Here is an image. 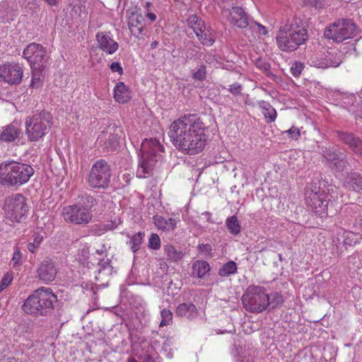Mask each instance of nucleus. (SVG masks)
<instances>
[{"mask_svg":"<svg viewBox=\"0 0 362 362\" xmlns=\"http://www.w3.org/2000/svg\"><path fill=\"white\" fill-rule=\"evenodd\" d=\"M23 56L30 63L31 68H45L47 59L46 49L35 42L28 45L23 50Z\"/></svg>","mask_w":362,"mask_h":362,"instance_id":"4468645a","label":"nucleus"},{"mask_svg":"<svg viewBox=\"0 0 362 362\" xmlns=\"http://www.w3.org/2000/svg\"><path fill=\"white\" fill-rule=\"evenodd\" d=\"M357 223H358L359 228L362 230V213L359 216V218L357 221Z\"/></svg>","mask_w":362,"mask_h":362,"instance_id":"69168bd1","label":"nucleus"},{"mask_svg":"<svg viewBox=\"0 0 362 362\" xmlns=\"http://www.w3.org/2000/svg\"><path fill=\"white\" fill-rule=\"evenodd\" d=\"M96 252L99 255H103L105 252H106V248L105 247L104 245L102 246V247L100 249H97L96 250Z\"/></svg>","mask_w":362,"mask_h":362,"instance_id":"680f3d73","label":"nucleus"},{"mask_svg":"<svg viewBox=\"0 0 362 362\" xmlns=\"http://www.w3.org/2000/svg\"><path fill=\"white\" fill-rule=\"evenodd\" d=\"M360 264H361V266H360V267L358 266L357 267V273L361 276H362V259H360Z\"/></svg>","mask_w":362,"mask_h":362,"instance_id":"0e129e2a","label":"nucleus"},{"mask_svg":"<svg viewBox=\"0 0 362 362\" xmlns=\"http://www.w3.org/2000/svg\"><path fill=\"white\" fill-rule=\"evenodd\" d=\"M146 11H152V4L150 2H146L144 6Z\"/></svg>","mask_w":362,"mask_h":362,"instance_id":"e2e57ef3","label":"nucleus"},{"mask_svg":"<svg viewBox=\"0 0 362 362\" xmlns=\"http://www.w3.org/2000/svg\"><path fill=\"white\" fill-rule=\"evenodd\" d=\"M98 141L107 151L115 149L119 145L118 137L116 134L103 132L98 136Z\"/></svg>","mask_w":362,"mask_h":362,"instance_id":"bb28decb","label":"nucleus"},{"mask_svg":"<svg viewBox=\"0 0 362 362\" xmlns=\"http://www.w3.org/2000/svg\"><path fill=\"white\" fill-rule=\"evenodd\" d=\"M110 69L112 72H117L119 74L122 75L123 74V69L119 63L118 62H112L110 64Z\"/></svg>","mask_w":362,"mask_h":362,"instance_id":"6e6d98bb","label":"nucleus"},{"mask_svg":"<svg viewBox=\"0 0 362 362\" xmlns=\"http://www.w3.org/2000/svg\"><path fill=\"white\" fill-rule=\"evenodd\" d=\"M148 247L153 250H158L160 247V239L156 233H152L148 239Z\"/></svg>","mask_w":362,"mask_h":362,"instance_id":"49530a36","label":"nucleus"},{"mask_svg":"<svg viewBox=\"0 0 362 362\" xmlns=\"http://www.w3.org/2000/svg\"><path fill=\"white\" fill-rule=\"evenodd\" d=\"M335 187L328 185L325 181L313 183L306 189L305 202L311 211L320 217L332 216L337 208L332 193Z\"/></svg>","mask_w":362,"mask_h":362,"instance_id":"f03ea898","label":"nucleus"},{"mask_svg":"<svg viewBox=\"0 0 362 362\" xmlns=\"http://www.w3.org/2000/svg\"><path fill=\"white\" fill-rule=\"evenodd\" d=\"M244 308L251 313H262L269 307L268 293L264 287L250 286L242 296Z\"/></svg>","mask_w":362,"mask_h":362,"instance_id":"9d476101","label":"nucleus"},{"mask_svg":"<svg viewBox=\"0 0 362 362\" xmlns=\"http://www.w3.org/2000/svg\"><path fill=\"white\" fill-rule=\"evenodd\" d=\"M23 69L16 64H8L0 66V77L10 84L19 83L23 78Z\"/></svg>","mask_w":362,"mask_h":362,"instance_id":"f3484780","label":"nucleus"},{"mask_svg":"<svg viewBox=\"0 0 362 362\" xmlns=\"http://www.w3.org/2000/svg\"><path fill=\"white\" fill-rule=\"evenodd\" d=\"M185 52L186 59H197L201 57L200 47L192 42L186 44Z\"/></svg>","mask_w":362,"mask_h":362,"instance_id":"c9c22d12","label":"nucleus"},{"mask_svg":"<svg viewBox=\"0 0 362 362\" xmlns=\"http://www.w3.org/2000/svg\"><path fill=\"white\" fill-rule=\"evenodd\" d=\"M4 217L12 223H21L28 213L27 199L21 194H13L6 197L2 207Z\"/></svg>","mask_w":362,"mask_h":362,"instance_id":"0eeeda50","label":"nucleus"},{"mask_svg":"<svg viewBox=\"0 0 362 362\" xmlns=\"http://www.w3.org/2000/svg\"><path fill=\"white\" fill-rule=\"evenodd\" d=\"M198 250L202 254H204L205 255H209L211 252V246L209 244H199Z\"/></svg>","mask_w":362,"mask_h":362,"instance_id":"5fc2aeb1","label":"nucleus"},{"mask_svg":"<svg viewBox=\"0 0 362 362\" xmlns=\"http://www.w3.org/2000/svg\"><path fill=\"white\" fill-rule=\"evenodd\" d=\"M221 8V14L230 24L238 28H245L249 25L247 14L243 8L237 6V0H215Z\"/></svg>","mask_w":362,"mask_h":362,"instance_id":"9b49d317","label":"nucleus"},{"mask_svg":"<svg viewBox=\"0 0 362 362\" xmlns=\"http://www.w3.org/2000/svg\"><path fill=\"white\" fill-rule=\"evenodd\" d=\"M153 222L158 230L163 231H173L177 226V221L173 218H165L156 215L153 216Z\"/></svg>","mask_w":362,"mask_h":362,"instance_id":"393cba45","label":"nucleus"},{"mask_svg":"<svg viewBox=\"0 0 362 362\" xmlns=\"http://www.w3.org/2000/svg\"><path fill=\"white\" fill-rule=\"evenodd\" d=\"M127 18L128 26L132 34L139 37L143 34L146 25L143 15L138 11H127Z\"/></svg>","mask_w":362,"mask_h":362,"instance_id":"a211bd4d","label":"nucleus"},{"mask_svg":"<svg viewBox=\"0 0 362 362\" xmlns=\"http://www.w3.org/2000/svg\"><path fill=\"white\" fill-rule=\"evenodd\" d=\"M243 90L242 86L238 83H234L229 86L228 90L234 95H238Z\"/></svg>","mask_w":362,"mask_h":362,"instance_id":"864d4df0","label":"nucleus"},{"mask_svg":"<svg viewBox=\"0 0 362 362\" xmlns=\"http://www.w3.org/2000/svg\"><path fill=\"white\" fill-rule=\"evenodd\" d=\"M158 45V41H156V40L153 41V42L151 43V48L152 49H155V48H156V47H157Z\"/></svg>","mask_w":362,"mask_h":362,"instance_id":"338daca9","label":"nucleus"},{"mask_svg":"<svg viewBox=\"0 0 362 362\" xmlns=\"http://www.w3.org/2000/svg\"><path fill=\"white\" fill-rule=\"evenodd\" d=\"M62 214L66 222L76 225L87 224L93 218L90 209L81 204L64 206Z\"/></svg>","mask_w":362,"mask_h":362,"instance_id":"f8f14e48","label":"nucleus"},{"mask_svg":"<svg viewBox=\"0 0 362 362\" xmlns=\"http://www.w3.org/2000/svg\"><path fill=\"white\" fill-rule=\"evenodd\" d=\"M210 271L208 262L203 260H197L192 265V274L202 279Z\"/></svg>","mask_w":362,"mask_h":362,"instance_id":"2f4dec72","label":"nucleus"},{"mask_svg":"<svg viewBox=\"0 0 362 362\" xmlns=\"http://www.w3.org/2000/svg\"><path fill=\"white\" fill-rule=\"evenodd\" d=\"M81 252H82L83 258V259L87 258L88 257V248L87 247H84L81 250Z\"/></svg>","mask_w":362,"mask_h":362,"instance_id":"052dcab7","label":"nucleus"},{"mask_svg":"<svg viewBox=\"0 0 362 362\" xmlns=\"http://www.w3.org/2000/svg\"><path fill=\"white\" fill-rule=\"evenodd\" d=\"M326 56V62L327 68L337 67L342 62V54L337 51H330L325 52Z\"/></svg>","mask_w":362,"mask_h":362,"instance_id":"72a5a7b5","label":"nucleus"},{"mask_svg":"<svg viewBox=\"0 0 362 362\" xmlns=\"http://www.w3.org/2000/svg\"><path fill=\"white\" fill-rule=\"evenodd\" d=\"M192 77L196 80L203 81L206 77V67L204 66H200L193 74Z\"/></svg>","mask_w":362,"mask_h":362,"instance_id":"603ef678","label":"nucleus"},{"mask_svg":"<svg viewBox=\"0 0 362 362\" xmlns=\"http://www.w3.org/2000/svg\"><path fill=\"white\" fill-rule=\"evenodd\" d=\"M200 43L204 46H211L215 42V35L214 31L209 27L204 25L201 32L196 34Z\"/></svg>","mask_w":362,"mask_h":362,"instance_id":"cd10ccee","label":"nucleus"},{"mask_svg":"<svg viewBox=\"0 0 362 362\" xmlns=\"http://www.w3.org/2000/svg\"><path fill=\"white\" fill-rule=\"evenodd\" d=\"M258 105L267 123H272L276 120L277 113L276 110L270 105V103L264 100H259L258 101Z\"/></svg>","mask_w":362,"mask_h":362,"instance_id":"c85d7f7f","label":"nucleus"},{"mask_svg":"<svg viewBox=\"0 0 362 362\" xmlns=\"http://www.w3.org/2000/svg\"><path fill=\"white\" fill-rule=\"evenodd\" d=\"M206 127L196 114L185 115L174 121L170 127L168 135L180 151L189 155L202 151L207 142Z\"/></svg>","mask_w":362,"mask_h":362,"instance_id":"f257e3e1","label":"nucleus"},{"mask_svg":"<svg viewBox=\"0 0 362 362\" xmlns=\"http://www.w3.org/2000/svg\"><path fill=\"white\" fill-rule=\"evenodd\" d=\"M197 308L192 303H182L176 309V314L181 317L187 318L192 317L196 314Z\"/></svg>","mask_w":362,"mask_h":362,"instance_id":"473e14b6","label":"nucleus"},{"mask_svg":"<svg viewBox=\"0 0 362 362\" xmlns=\"http://www.w3.org/2000/svg\"><path fill=\"white\" fill-rule=\"evenodd\" d=\"M308 34L300 19L294 18L281 27L276 37L278 47L284 52H293L307 40Z\"/></svg>","mask_w":362,"mask_h":362,"instance_id":"7ed1b4c3","label":"nucleus"},{"mask_svg":"<svg viewBox=\"0 0 362 362\" xmlns=\"http://www.w3.org/2000/svg\"><path fill=\"white\" fill-rule=\"evenodd\" d=\"M226 225L231 234L236 235L240 233L241 226L236 216L228 217Z\"/></svg>","mask_w":362,"mask_h":362,"instance_id":"4c0bfd02","label":"nucleus"},{"mask_svg":"<svg viewBox=\"0 0 362 362\" xmlns=\"http://www.w3.org/2000/svg\"><path fill=\"white\" fill-rule=\"evenodd\" d=\"M110 181V169L104 160L96 161L90 170L88 184L94 188H106Z\"/></svg>","mask_w":362,"mask_h":362,"instance_id":"ddd939ff","label":"nucleus"},{"mask_svg":"<svg viewBox=\"0 0 362 362\" xmlns=\"http://www.w3.org/2000/svg\"><path fill=\"white\" fill-rule=\"evenodd\" d=\"M22 135L21 124L18 122H13L8 125L3 127L0 130V141L13 142L20 138Z\"/></svg>","mask_w":362,"mask_h":362,"instance_id":"412c9836","label":"nucleus"},{"mask_svg":"<svg viewBox=\"0 0 362 362\" xmlns=\"http://www.w3.org/2000/svg\"><path fill=\"white\" fill-rule=\"evenodd\" d=\"M38 278L45 283H49L54 280L57 269L53 262L50 259L44 260L40 265L37 271Z\"/></svg>","mask_w":362,"mask_h":362,"instance_id":"6ab92c4d","label":"nucleus"},{"mask_svg":"<svg viewBox=\"0 0 362 362\" xmlns=\"http://www.w3.org/2000/svg\"><path fill=\"white\" fill-rule=\"evenodd\" d=\"M337 136L339 141L349 146L354 153L362 156V140L360 138L346 132H337Z\"/></svg>","mask_w":362,"mask_h":362,"instance_id":"aec40b11","label":"nucleus"},{"mask_svg":"<svg viewBox=\"0 0 362 362\" xmlns=\"http://www.w3.org/2000/svg\"><path fill=\"white\" fill-rule=\"evenodd\" d=\"M144 237V233L138 232L130 238L128 244L134 253H136L140 249Z\"/></svg>","mask_w":362,"mask_h":362,"instance_id":"ea45409f","label":"nucleus"},{"mask_svg":"<svg viewBox=\"0 0 362 362\" xmlns=\"http://www.w3.org/2000/svg\"><path fill=\"white\" fill-rule=\"evenodd\" d=\"M113 95L115 100L119 103H127L132 98L129 88L123 82L116 83L113 90Z\"/></svg>","mask_w":362,"mask_h":362,"instance_id":"b1692460","label":"nucleus"},{"mask_svg":"<svg viewBox=\"0 0 362 362\" xmlns=\"http://www.w3.org/2000/svg\"><path fill=\"white\" fill-rule=\"evenodd\" d=\"M112 272L113 268L110 264L109 259L102 260L99 262L98 274L95 276V279L97 281H105L112 274Z\"/></svg>","mask_w":362,"mask_h":362,"instance_id":"c756f323","label":"nucleus"},{"mask_svg":"<svg viewBox=\"0 0 362 362\" xmlns=\"http://www.w3.org/2000/svg\"><path fill=\"white\" fill-rule=\"evenodd\" d=\"M49 6H57L59 0H44Z\"/></svg>","mask_w":362,"mask_h":362,"instance_id":"13d9d810","label":"nucleus"},{"mask_svg":"<svg viewBox=\"0 0 362 362\" xmlns=\"http://www.w3.org/2000/svg\"><path fill=\"white\" fill-rule=\"evenodd\" d=\"M45 68L37 69L32 68L33 70V78L31 81V86L34 88H37L42 85L44 76L42 71Z\"/></svg>","mask_w":362,"mask_h":362,"instance_id":"a19ab883","label":"nucleus"},{"mask_svg":"<svg viewBox=\"0 0 362 362\" xmlns=\"http://www.w3.org/2000/svg\"><path fill=\"white\" fill-rule=\"evenodd\" d=\"M165 254L167 255L168 260L172 262H177L182 259L184 257V253L175 249V247L171 245H167L164 247Z\"/></svg>","mask_w":362,"mask_h":362,"instance_id":"f704fd0d","label":"nucleus"},{"mask_svg":"<svg viewBox=\"0 0 362 362\" xmlns=\"http://www.w3.org/2000/svg\"><path fill=\"white\" fill-rule=\"evenodd\" d=\"M238 267L235 262L229 261L222 266L218 271V274L222 277H226L237 272Z\"/></svg>","mask_w":362,"mask_h":362,"instance_id":"58836bf2","label":"nucleus"},{"mask_svg":"<svg viewBox=\"0 0 362 362\" xmlns=\"http://www.w3.org/2000/svg\"><path fill=\"white\" fill-rule=\"evenodd\" d=\"M268 298L269 306L270 305L272 308L279 306L284 301L283 296L277 292H274L271 294L268 293Z\"/></svg>","mask_w":362,"mask_h":362,"instance_id":"79ce46f5","label":"nucleus"},{"mask_svg":"<svg viewBox=\"0 0 362 362\" xmlns=\"http://www.w3.org/2000/svg\"><path fill=\"white\" fill-rule=\"evenodd\" d=\"M161 321L160 322V327L168 326L173 322V313L170 310L163 309L160 311Z\"/></svg>","mask_w":362,"mask_h":362,"instance_id":"37998d69","label":"nucleus"},{"mask_svg":"<svg viewBox=\"0 0 362 362\" xmlns=\"http://www.w3.org/2000/svg\"><path fill=\"white\" fill-rule=\"evenodd\" d=\"M187 22L190 28H192L195 35L197 32H201V29L205 25L202 19L196 15H190L187 18Z\"/></svg>","mask_w":362,"mask_h":362,"instance_id":"e433bc0d","label":"nucleus"},{"mask_svg":"<svg viewBox=\"0 0 362 362\" xmlns=\"http://www.w3.org/2000/svg\"><path fill=\"white\" fill-rule=\"evenodd\" d=\"M323 162L332 170L337 172L344 170L347 165L346 156L334 148H325L322 150Z\"/></svg>","mask_w":362,"mask_h":362,"instance_id":"dca6fc26","label":"nucleus"},{"mask_svg":"<svg viewBox=\"0 0 362 362\" xmlns=\"http://www.w3.org/2000/svg\"><path fill=\"white\" fill-rule=\"evenodd\" d=\"M344 186L355 192H362V175L357 172L349 173L344 180Z\"/></svg>","mask_w":362,"mask_h":362,"instance_id":"a878e982","label":"nucleus"},{"mask_svg":"<svg viewBox=\"0 0 362 362\" xmlns=\"http://www.w3.org/2000/svg\"><path fill=\"white\" fill-rule=\"evenodd\" d=\"M18 15V8L15 0L3 1L0 3V19L3 22L13 21Z\"/></svg>","mask_w":362,"mask_h":362,"instance_id":"4be33fe9","label":"nucleus"},{"mask_svg":"<svg viewBox=\"0 0 362 362\" xmlns=\"http://www.w3.org/2000/svg\"><path fill=\"white\" fill-rule=\"evenodd\" d=\"M325 59V52H318L312 54L308 62L310 66L318 69H327V64Z\"/></svg>","mask_w":362,"mask_h":362,"instance_id":"7c9ffc66","label":"nucleus"},{"mask_svg":"<svg viewBox=\"0 0 362 362\" xmlns=\"http://www.w3.org/2000/svg\"><path fill=\"white\" fill-rule=\"evenodd\" d=\"M23 262V254L18 247L15 248L11 264L13 267H19Z\"/></svg>","mask_w":362,"mask_h":362,"instance_id":"c03bdc74","label":"nucleus"},{"mask_svg":"<svg viewBox=\"0 0 362 362\" xmlns=\"http://www.w3.org/2000/svg\"><path fill=\"white\" fill-rule=\"evenodd\" d=\"M256 24L257 25V26L259 28V31L262 34H263V35H267V30L266 28L264 25H261L259 23H257Z\"/></svg>","mask_w":362,"mask_h":362,"instance_id":"bf43d9fd","label":"nucleus"},{"mask_svg":"<svg viewBox=\"0 0 362 362\" xmlns=\"http://www.w3.org/2000/svg\"><path fill=\"white\" fill-rule=\"evenodd\" d=\"M57 296L49 288L42 287L35 291L25 301L23 309L28 314L44 315L53 308Z\"/></svg>","mask_w":362,"mask_h":362,"instance_id":"423d86ee","label":"nucleus"},{"mask_svg":"<svg viewBox=\"0 0 362 362\" xmlns=\"http://www.w3.org/2000/svg\"><path fill=\"white\" fill-rule=\"evenodd\" d=\"M356 35V25L351 19H339L329 24L325 29L326 39L341 43Z\"/></svg>","mask_w":362,"mask_h":362,"instance_id":"6e6552de","label":"nucleus"},{"mask_svg":"<svg viewBox=\"0 0 362 362\" xmlns=\"http://www.w3.org/2000/svg\"><path fill=\"white\" fill-rule=\"evenodd\" d=\"M52 125L51 115L47 111H42L25 119V134L28 140L37 141L42 138L49 131Z\"/></svg>","mask_w":362,"mask_h":362,"instance_id":"1a4fd4ad","label":"nucleus"},{"mask_svg":"<svg viewBox=\"0 0 362 362\" xmlns=\"http://www.w3.org/2000/svg\"><path fill=\"white\" fill-rule=\"evenodd\" d=\"M8 362H22L21 361H19L18 359L16 358H9Z\"/></svg>","mask_w":362,"mask_h":362,"instance_id":"774afa93","label":"nucleus"},{"mask_svg":"<svg viewBox=\"0 0 362 362\" xmlns=\"http://www.w3.org/2000/svg\"><path fill=\"white\" fill-rule=\"evenodd\" d=\"M13 279L12 272H6L0 281V293L9 286Z\"/></svg>","mask_w":362,"mask_h":362,"instance_id":"a18cd8bd","label":"nucleus"},{"mask_svg":"<svg viewBox=\"0 0 362 362\" xmlns=\"http://www.w3.org/2000/svg\"><path fill=\"white\" fill-rule=\"evenodd\" d=\"M42 236L40 235H35L33 243H30L28 245V249L31 253H34L35 250L40 246L42 241Z\"/></svg>","mask_w":362,"mask_h":362,"instance_id":"de8ad7c7","label":"nucleus"},{"mask_svg":"<svg viewBox=\"0 0 362 362\" xmlns=\"http://www.w3.org/2000/svg\"><path fill=\"white\" fill-rule=\"evenodd\" d=\"M163 147L156 139H146L141 145L140 159L136 176L145 178L152 173L156 163L161 158Z\"/></svg>","mask_w":362,"mask_h":362,"instance_id":"20e7f679","label":"nucleus"},{"mask_svg":"<svg viewBox=\"0 0 362 362\" xmlns=\"http://www.w3.org/2000/svg\"><path fill=\"white\" fill-rule=\"evenodd\" d=\"M34 172L28 164L16 161L3 163L0 165V185L8 187L23 185L29 181Z\"/></svg>","mask_w":362,"mask_h":362,"instance_id":"39448f33","label":"nucleus"},{"mask_svg":"<svg viewBox=\"0 0 362 362\" xmlns=\"http://www.w3.org/2000/svg\"><path fill=\"white\" fill-rule=\"evenodd\" d=\"M145 15L151 22H154L157 19L156 14L152 11H146Z\"/></svg>","mask_w":362,"mask_h":362,"instance_id":"4d7b16f0","label":"nucleus"},{"mask_svg":"<svg viewBox=\"0 0 362 362\" xmlns=\"http://www.w3.org/2000/svg\"><path fill=\"white\" fill-rule=\"evenodd\" d=\"M284 133L287 134L288 136L293 140H298L300 136V129L294 126L285 131Z\"/></svg>","mask_w":362,"mask_h":362,"instance_id":"3c124183","label":"nucleus"},{"mask_svg":"<svg viewBox=\"0 0 362 362\" xmlns=\"http://www.w3.org/2000/svg\"><path fill=\"white\" fill-rule=\"evenodd\" d=\"M304 69V64L299 62H294L291 66V72L295 77H298L302 73Z\"/></svg>","mask_w":362,"mask_h":362,"instance_id":"09e8293b","label":"nucleus"},{"mask_svg":"<svg viewBox=\"0 0 362 362\" xmlns=\"http://www.w3.org/2000/svg\"><path fill=\"white\" fill-rule=\"evenodd\" d=\"M96 40L99 48L107 54H112L118 49V43L108 35L103 33H98L96 35Z\"/></svg>","mask_w":362,"mask_h":362,"instance_id":"5701e85b","label":"nucleus"},{"mask_svg":"<svg viewBox=\"0 0 362 362\" xmlns=\"http://www.w3.org/2000/svg\"><path fill=\"white\" fill-rule=\"evenodd\" d=\"M256 66L263 71L267 75L269 76L272 74L270 72V65L267 62L258 59L256 62Z\"/></svg>","mask_w":362,"mask_h":362,"instance_id":"8fccbe9b","label":"nucleus"},{"mask_svg":"<svg viewBox=\"0 0 362 362\" xmlns=\"http://www.w3.org/2000/svg\"><path fill=\"white\" fill-rule=\"evenodd\" d=\"M361 235L355 233L344 228H339L337 230L333 238V244L341 253L346 250L347 247H352L359 243Z\"/></svg>","mask_w":362,"mask_h":362,"instance_id":"2eb2a0df","label":"nucleus"}]
</instances>
